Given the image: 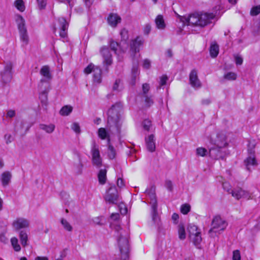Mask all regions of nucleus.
<instances>
[{
    "instance_id": "f257e3e1",
    "label": "nucleus",
    "mask_w": 260,
    "mask_h": 260,
    "mask_svg": "<svg viewBox=\"0 0 260 260\" xmlns=\"http://www.w3.org/2000/svg\"><path fill=\"white\" fill-rule=\"evenodd\" d=\"M114 229L117 232L118 243L122 257L126 259L128 256L129 244L128 240V234L122 229L120 225H115Z\"/></svg>"
},
{
    "instance_id": "f03ea898",
    "label": "nucleus",
    "mask_w": 260,
    "mask_h": 260,
    "mask_svg": "<svg viewBox=\"0 0 260 260\" xmlns=\"http://www.w3.org/2000/svg\"><path fill=\"white\" fill-rule=\"evenodd\" d=\"M214 17L213 13H195L189 16L188 22L189 24L203 27L211 23Z\"/></svg>"
},
{
    "instance_id": "7ed1b4c3",
    "label": "nucleus",
    "mask_w": 260,
    "mask_h": 260,
    "mask_svg": "<svg viewBox=\"0 0 260 260\" xmlns=\"http://www.w3.org/2000/svg\"><path fill=\"white\" fill-rule=\"evenodd\" d=\"M224 137L222 136V142L219 141L216 142V145H214L209 149V153L210 157L216 159H223L225 155L226 151L224 147L226 145L227 143L224 142Z\"/></svg>"
},
{
    "instance_id": "20e7f679",
    "label": "nucleus",
    "mask_w": 260,
    "mask_h": 260,
    "mask_svg": "<svg viewBox=\"0 0 260 260\" xmlns=\"http://www.w3.org/2000/svg\"><path fill=\"white\" fill-rule=\"evenodd\" d=\"M121 108V105L120 103H117L112 105L111 108L108 111V122L111 124L114 123L117 128V132H119V112Z\"/></svg>"
},
{
    "instance_id": "39448f33",
    "label": "nucleus",
    "mask_w": 260,
    "mask_h": 260,
    "mask_svg": "<svg viewBox=\"0 0 260 260\" xmlns=\"http://www.w3.org/2000/svg\"><path fill=\"white\" fill-rule=\"evenodd\" d=\"M16 21L20 41L22 42L23 45H26L29 42V37L25 26V20L21 16L19 15Z\"/></svg>"
},
{
    "instance_id": "423d86ee",
    "label": "nucleus",
    "mask_w": 260,
    "mask_h": 260,
    "mask_svg": "<svg viewBox=\"0 0 260 260\" xmlns=\"http://www.w3.org/2000/svg\"><path fill=\"white\" fill-rule=\"evenodd\" d=\"M91 154L92 165L98 168L101 167L102 166V158L100 155L99 145L96 144L94 141L92 143Z\"/></svg>"
},
{
    "instance_id": "0eeeda50",
    "label": "nucleus",
    "mask_w": 260,
    "mask_h": 260,
    "mask_svg": "<svg viewBox=\"0 0 260 260\" xmlns=\"http://www.w3.org/2000/svg\"><path fill=\"white\" fill-rule=\"evenodd\" d=\"M104 199L109 204H116L119 201L118 191L114 185L111 186L107 191Z\"/></svg>"
},
{
    "instance_id": "6e6552de",
    "label": "nucleus",
    "mask_w": 260,
    "mask_h": 260,
    "mask_svg": "<svg viewBox=\"0 0 260 260\" xmlns=\"http://www.w3.org/2000/svg\"><path fill=\"white\" fill-rule=\"evenodd\" d=\"M93 73V81L94 82L100 83L102 81V70L99 67L95 66L92 63H90L84 69V73L89 74Z\"/></svg>"
},
{
    "instance_id": "1a4fd4ad",
    "label": "nucleus",
    "mask_w": 260,
    "mask_h": 260,
    "mask_svg": "<svg viewBox=\"0 0 260 260\" xmlns=\"http://www.w3.org/2000/svg\"><path fill=\"white\" fill-rule=\"evenodd\" d=\"M227 226V223L225 221L222 219L220 216H216L214 217L212 221V228L209 232L212 231L217 232L218 231H223Z\"/></svg>"
},
{
    "instance_id": "9d476101",
    "label": "nucleus",
    "mask_w": 260,
    "mask_h": 260,
    "mask_svg": "<svg viewBox=\"0 0 260 260\" xmlns=\"http://www.w3.org/2000/svg\"><path fill=\"white\" fill-rule=\"evenodd\" d=\"M231 194L237 200L251 199V193L248 190L243 189L240 187H237L232 190Z\"/></svg>"
},
{
    "instance_id": "9b49d317",
    "label": "nucleus",
    "mask_w": 260,
    "mask_h": 260,
    "mask_svg": "<svg viewBox=\"0 0 260 260\" xmlns=\"http://www.w3.org/2000/svg\"><path fill=\"white\" fill-rule=\"evenodd\" d=\"M12 69L11 63H7L5 65L4 70L1 72V78L4 83H8L11 81L12 78Z\"/></svg>"
},
{
    "instance_id": "f8f14e48",
    "label": "nucleus",
    "mask_w": 260,
    "mask_h": 260,
    "mask_svg": "<svg viewBox=\"0 0 260 260\" xmlns=\"http://www.w3.org/2000/svg\"><path fill=\"white\" fill-rule=\"evenodd\" d=\"M13 228L16 231L27 228L29 226V221L26 218L18 217L16 218L12 223Z\"/></svg>"
},
{
    "instance_id": "ddd939ff",
    "label": "nucleus",
    "mask_w": 260,
    "mask_h": 260,
    "mask_svg": "<svg viewBox=\"0 0 260 260\" xmlns=\"http://www.w3.org/2000/svg\"><path fill=\"white\" fill-rule=\"evenodd\" d=\"M40 75L43 78L40 80V83H48L52 79V75L50 72V69L49 66H43L40 71Z\"/></svg>"
},
{
    "instance_id": "4468645a",
    "label": "nucleus",
    "mask_w": 260,
    "mask_h": 260,
    "mask_svg": "<svg viewBox=\"0 0 260 260\" xmlns=\"http://www.w3.org/2000/svg\"><path fill=\"white\" fill-rule=\"evenodd\" d=\"M143 39L138 37L135 40H133L131 43V52L132 56H135L137 52H139L140 48L143 45Z\"/></svg>"
},
{
    "instance_id": "2eb2a0df",
    "label": "nucleus",
    "mask_w": 260,
    "mask_h": 260,
    "mask_svg": "<svg viewBox=\"0 0 260 260\" xmlns=\"http://www.w3.org/2000/svg\"><path fill=\"white\" fill-rule=\"evenodd\" d=\"M101 54L103 57V62L107 66L111 65L112 63V55L108 47L104 46L100 50Z\"/></svg>"
},
{
    "instance_id": "dca6fc26",
    "label": "nucleus",
    "mask_w": 260,
    "mask_h": 260,
    "mask_svg": "<svg viewBox=\"0 0 260 260\" xmlns=\"http://www.w3.org/2000/svg\"><path fill=\"white\" fill-rule=\"evenodd\" d=\"M189 82L194 88L201 87V83L198 78L197 71L196 69L192 70L189 74Z\"/></svg>"
},
{
    "instance_id": "f3484780",
    "label": "nucleus",
    "mask_w": 260,
    "mask_h": 260,
    "mask_svg": "<svg viewBox=\"0 0 260 260\" xmlns=\"http://www.w3.org/2000/svg\"><path fill=\"white\" fill-rule=\"evenodd\" d=\"M145 143L148 151L153 152L155 150V140L154 135L151 134L146 137Z\"/></svg>"
},
{
    "instance_id": "a211bd4d",
    "label": "nucleus",
    "mask_w": 260,
    "mask_h": 260,
    "mask_svg": "<svg viewBox=\"0 0 260 260\" xmlns=\"http://www.w3.org/2000/svg\"><path fill=\"white\" fill-rule=\"evenodd\" d=\"M58 22L60 26V36L62 38H65L67 35L68 23L63 17L59 18L58 19Z\"/></svg>"
},
{
    "instance_id": "6ab92c4d",
    "label": "nucleus",
    "mask_w": 260,
    "mask_h": 260,
    "mask_svg": "<svg viewBox=\"0 0 260 260\" xmlns=\"http://www.w3.org/2000/svg\"><path fill=\"white\" fill-rule=\"evenodd\" d=\"M145 193L150 199V204L151 206L157 205L154 187L152 186L150 188L146 189Z\"/></svg>"
},
{
    "instance_id": "aec40b11",
    "label": "nucleus",
    "mask_w": 260,
    "mask_h": 260,
    "mask_svg": "<svg viewBox=\"0 0 260 260\" xmlns=\"http://www.w3.org/2000/svg\"><path fill=\"white\" fill-rule=\"evenodd\" d=\"M107 21L110 25L115 27L120 22L121 18L116 14H110L107 18Z\"/></svg>"
},
{
    "instance_id": "412c9836",
    "label": "nucleus",
    "mask_w": 260,
    "mask_h": 260,
    "mask_svg": "<svg viewBox=\"0 0 260 260\" xmlns=\"http://www.w3.org/2000/svg\"><path fill=\"white\" fill-rule=\"evenodd\" d=\"M249 153L251 155L248 156L244 161L245 165L248 170L250 171L251 166H256V160L254 156H251V150H250Z\"/></svg>"
},
{
    "instance_id": "4be33fe9",
    "label": "nucleus",
    "mask_w": 260,
    "mask_h": 260,
    "mask_svg": "<svg viewBox=\"0 0 260 260\" xmlns=\"http://www.w3.org/2000/svg\"><path fill=\"white\" fill-rule=\"evenodd\" d=\"M99 137L102 140H107V143L110 142V135L105 128H100L98 132Z\"/></svg>"
},
{
    "instance_id": "5701e85b",
    "label": "nucleus",
    "mask_w": 260,
    "mask_h": 260,
    "mask_svg": "<svg viewBox=\"0 0 260 260\" xmlns=\"http://www.w3.org/2000/svg\"><path fill=\"white\" fill-rule=\"evenodd\" d=\"M11 174L8 171L4 172L1 175L2 185L4 186L8 185L11 179Z\"/></svg>"
},
{
    "instance_id": "b1692460",
    "label": "nucleus",
    "mask_w": 260,
    "mask_h": 260,
    "mask_svg": "<svg viewBox=\"0 0 260 260\" xmlns=\"http://www.w3.org/2000/svg\"><path fill=\"white\" fill-rule=\"evenodd\" d=\"M39 127L40 129L45 131L46 133L51 134L54 132L55 126L54 124L52 123L49 125L41 123L39 124Z\"/></svg>"
},
{
    "instance_id": "393cba45",
    "label": "nucleus",
    "mask_w": 260,
    "mask_h": 260,
    "mask_svg": "<svg viewBox=\"0 0 260 260\" xmlns=\"http://www.w3.org/2000/svg\"><path fill=\"white\" fill-rule=\"evenodd\" d=\"M151 216L154 223L158 224L160 219L157 213V205L151 206Z\"/></svg>"
},
{
    "instance_id": "a878e982",
    "label": "nucleus",
    "mask_w": 260,
    "mask_h": 260,
    "mask_svg": "<svg viewBox=\"0 0 260 260\" xmlns=\"http://www.w3.org/2000/svg\"><path fill=\"white\" fill-rule=\"evenodd\" d=\"M19 236L22 246H26L28 245V235L26 232L25 231H21L19 233Z\"/></svg>"
},
{
    "instance_id": "bb28decb",
    "label": "nucleus",
    "mask_w": 260,
    "mask_h": 260,
    "mask_svg": "<svg viewBox=\"0 0 260 260\" xmlns=\"http://www.w3.org/2000/svg\"><path fill=\"white\" fill-rule=\"evenodd\" d=\"M155 22L158 29H162L165 28L166 25L162 15H158L155 18Z\"/></svg>"
},
{
    "instance_id": "cd10ccee",
    "label": "nucleus",
    "mask_w": 260,
    "mask_h": 260,
    "mask_svg": "<svg viewBox=\"0 0 260 260\" xmlns=\"http://www.w3.org/2000/svg\"><path fill=\"white\" fill-rule=\"evenodd\" d=\"M106 174L107 170L106 169H101L98 174V179L99 182L101 184H104L106 183Z\"/></svg>"
},
{
    "instance_id": "c85d7f7f",
    "label": "nucleus",
    "mask_w": 260,
    "mask_h": 260,
    "mask_svg": "<svg viewBox=\"0 0 260 260\" xmlns=\"http://www.w3.org/2000/svg\"><path fill=\"white\" fill-rule=\"evenodd\" d=\"M219 53V46L217 44H212L210 48V53L212 57H216Z\"/></svg>"
},
{
    "instance_id": "c756f323",
    "label": "nucleus",
    "mask_w": 260,
    "mask_h": 260,
    "mask_svg": "<svg viewBox=\"0 0 260 260\" xmlns=\"http://www.w3.org/2000/svg\"><path fill=\"white\" fill-rule=\"evenodd\" d=\"M73 107L69 105L63 106L60 110V114L62 116H68L72 111Z\"/></svg>"
},
{
    "instance_id": "7c9ffc66",
    "label": "nucleus",
    "mask_w": 260,
    "mask_h": 260,
    "mask_svg": "<svg viewBox=\"0 0 260 260\" xmlns=\"http://www.w3.org/2000/svg\"><path fill=\"white\" fill-rule=\"evenodd\" d=\"M139 74L138 67L137 65L134 66L132 70V80L131 84L135 85L137 76Z\"/></svg>"
},
{
    "instance_id": "2f4dec72",
    "label": "nucleus",
    "mask_w": 260,
    "mask_h": 260,
    "mask_svg": "<svg viewBox=\"0 0 260 260\" xmlns=\"http://www.w3.org/2000/svg\"><path fill=\"white\" fill-rule=\"evenodd\" d=\"M189 238L196 246L199 245L201 243L202 240L200 232L197 233V234L193 235L192 237L191 236Z\"/></svg>"
},
{
    "instance_id": "473e14b6",
    "label": "nucleus",
    "mask_w": 260,
    "mask_h": 260,
    "mask_svg": "<svg viewBox=\"0 0 260 260\" xmlns=\"http://www.w3.org/2000/svg\"><path fill=\"white\" fill-rule=\"evenodd\" d=\"M178 233L179 238L181 240H184L186 238V233L185 228L182 224H179L178 226Z\"/></svg>"
},
{
    "instance_id": "72a5a7b5",
    "label": "nucleus",
    "mask_w": 260,
    "mask_h": 260,
    "mask_svg": "<svg viewBox=\"0 0 260 260\" xmlns=\"http://www.w3.org/2000/svg\"><path fill=\"white\" fill-rule=\"evenodd\" d=\"M108 156L110 159H114L116 156L115 150L113 146L110 144V142L109 143H108Z\"/></svg>"
},
{
    "instance_id": "f704fd0d",
    "label": "nucleus",
    "mask_w": 260,
    "mask_h": 260,
    "mask_svg": "<svg viewBox=\"0 0 260 260\" xmlns=\"http://www.w3.org/2000/svg\"><path fill=\"white\" fill-rule=\"evenodd\" d=\"M14 5L16 8L20 12H23L25 9L23 0H16L14 2Z\"/></svg>"
},
{
    "instance_id": "c9c22d12",
    "label": "nucleus",
    "mask_w": 260,
    "mask_h": 260,
    "mask_svg": "<svg viewBox=\"0 0 260 260\" xmlns=\"http://www.w3.org/2000/svg\"><path fill=\"white\" fill-rule=\"evenodd\" d=\"M11 244L16 251H19L21 250V247L18 244V240L16 237H13L11 239Z\"/></svg>"
},
{
    "instance_id": "e433bc0d",
    "label": "nucleus",
    "mask_w": 260,
    "mask_h": 260,
    "mask_svg": "<svg viewBox=\"0 0 260 260\" xmlns=\"http://www.w3.org/2000/svg\"><path fill=\"white\" fill-rule=\"evenodd\" d=\"M60 222L64 230L69 232H71L72 231L73 228L72 225L66 219L61 218L60 220Z\"/></svg>"
},
{
    "instance_id": "4c0bfd02",
    "label": "nucleus",
    "mask_w": 260,
    "mask_h": 260,
    "mask_svg": "<svg viewBox=\"0 0 260 260\" xmlns=\"http://www.w3.org/2000/svg\"><path fill=\"white\" fill-rule=\"evenodd\" d=\"M188 231L189 232V237L191 236L192 237L193 235L197 234L200 232L198 231L197 226L194 225H190L188 227Z\"/></svg>"
},
{
    "instance_id": "58836bf2",
    "label": "nucleus",
    "mask_w": 260,
    "mask_h": 260,
    "mask_svg": "<svg viewBox=\"0 0 260 260\" xmlns=\"http://www.w3.org/2000/svg\"><path fill=\"white\" fill-rule=\"evenodd\" d=\"M237 77V74L234 72H228L224 75V78L228 80H235Z\"/></svg>"
},
{
    "instance_id": "ea45409f",
    "label": "nucleus",
    "mask_w": 260,
    "mask_h": 260,
    "mask_svg": "<svg viewBox=\"0 0 260 260\" xmlns=\"http://www.w3.org/2000/svg\"><path fill=\"white\" fill-rule=\"evenodd\" d=\"M83 168V165L81 162H79L78 164L75 166V171L77 175H80L82 173Z\"/></svg>"
},
{
    "instance_id": "a19ab883",
    "label": "nucleus",
    "mask_w": 260,
    "mask_h": 260,
    "mask_svg": "<svg viewBox=\"0 0 260 260\" xmlns=\"http://www.w3.org/2000/svg\"><path fill=\"white\" fill-rule=\"evenodd\" d=\"M197 154L201 156H205L207 153V150L204 148L199 147L196 150Z\"/></svg>"
},
{
    "instance_id": "79ce46f5",
    "label": "nucleus",
    "mask_w": 260,
    "mask_h": 260,
    "mask_svg": "<svg viewBox=\"0 0 260 260\" xmlns=\"http://www.w3.org/2000/svg\"><path fill=\"white\" fill-rule=\"evenodd\" d=\"M181 212L183 214H187L190 210V206L189 205L185 204L181 206Z\"/></svg>"
},
{
    "instance_id": "37998d69",
    "label": "nucleus",
    "mask_w": 260,
    "mask_h": 260,
    "mask_svg": "<svg viewBox=\"0 0 260 260\" xmlns=\"http://www.w3.org/2000/svg\"><path fill=\"white\" fill-rule=\"evenodd\" d=\"M260 13V5L253 7L251 11L250 14L252 16H256Z\"/></svg>"
},
{
    "instance_id": "c03bdc74",
    "label": "nucleus",
    "mask_w": 260,
    "mask_h": 260,
    "mask_svg": "<svg viewBox=\"0 0 260 260\" xmlns=\"http://www.w3.org/2000/svg\"><path fill=\"white\" fill-rule=\"evenodd\" d=\"M168 78L167 75H162L160 78V81H159V86L157 87V89L160 88L161 86H164L166 85L167 81L168 80Z\"/></svg>"
},
{
    "instance_id": "a18cd8bd",
    "label": "nucleus",
    "mask_w": 260,
    "mask_h": 260,
    "mask_svg": "<svg viewBox=\"0 0 260 260\" xmlns=\"http://www.w3.org/2000/svg\"><path fill=\"white\" fill-rule=\"evenodd\" d=\"M151 125V122L148 119H145L143 122V126L145 130L148 131Z\"/></svg>"
},
{
    "instance_id": "49530a36",
    "label": "nucleus",
    "mask_w": 260,
    "mask_h": 260,
    "mask_svg": "<svg viewBox=\"0 0 260 260\" xmlns=\"http://www.w3.org/2000/svg\"><path fill=\"white\" fill-rule=\"evenodd\" d=\"M233 260H241V254L239 250H235L233 251Z\"/></svg>"
},
{
    "instance_id": "de8ad7c7",
    "label": "nucleus",
    "mask_w": 260,
    "mask_h": 260,
    "mask_svg": "<svg viewBox=\"0 0 260 260\" xmlns=\"http://www.w3.org/2000/svg\"><path fill=\"white\" fill-rule=\"evenodd\" d=\"M110 46L111 50L114 51L115 52V53H116L117 49L119 46L118 43L114 41H111L110 43Z\"/></svg>"
},
{
    "instance_id": "09e8293b",
    "label": "nucleus",
    "mask_w": 260,
    "mask_h": 260,
    "mask_svg": "<svg viewBox=\"0 0 260 260\" xmlns=\"http://www.w3.org/2000/svg\"><path fill=\"white\" fill-rule=\"evenodd\" d=\"M222 187L224 190L228 192L229 193H231L232 190H233V189H231V186L228 182L223 183Z\"/></svg>"
},
{
    "instance_id": "8fccbe9b",
    "label": "nucleus",
    "mask_w": 260,
    "mask_h": 260,
    "mask_svg": "<svg viewBox=\"0 0 260 260\" xmlns=\"http://www.w3.org/2000/svg\"><path fill=\"white\" fill-rule=\"evenodd\" d=\"M40 9H43L46 6V0H37Z\"/></svg>"
},
{
    "instance_id": "3c124183",
    "label": "nucleus",
    "mask_w": 260,
    "mask_h": 260,
    "mask_svg": "<svg viewBox=\"0 0 260 260\" xmlns=\"http://www.w3.org/2000/svg\"><path fill=\"white\" fill-rule=\"evenodd\" d=\"M72 129L76 133L80 132V127L78 123L74 122L72 124L71 126Z\"/></svg>"
},
{
    "instance_id": "603ef678",
    "label": "nucleus",
    "mask_w": 260,
    "mask_h": 260,
    "mask_svg": "<svg viewBox=\"0 0 260 260\" xmlns=\"http://www.w3.org/2000/svg\"><path fill=\"white\" fill-rule=\"evenodd\" d=\"M120 35L123 40L126 41L128 38L127 31L125 29H123L120 32Z\"/></svg>"
},
{
    "instance_id": "864d4df0",
    "label": "nucleus",
    "mask_w": 260,
    "mask_h": 260,
    "mask_svg": "<svg viewBox=\"0 0 260 260\" xmlns=\"http://www.w3.org/2000/svg\"><path fill=\"white\" fill-rule=\"evenodd\" d=\"M166 187L170 191L173 190V186L171 181L166 180L165 182Z\"/></svg>"
},
{
    "instance_id": "5fc2aeb1",
    "label": "nucleus",
    "mask_w": 260,
    "mask_h": 260,
    "mask_svg": "<svg viewBox=\"0 0 260 260\" xmlns=\"http://www.w3.org/2000/svg\"><path fill=\"white\" fill-rule=\"evenodd\" d=\"M222 136H223L224 137V142H226L225 136L223 134H218L217 135V139L215 141L214 145H216V142L218 141H220L221 142H222Z\"/></svg>"
},
{
    "instance_id": "6e6d98bb",
    "label": "nucleus",
    "mask_w": 260,
    "mask_h": 260,
    "mask_svg": "<svg viewBox=\"0 0 260 260\" xmlns=\"http://www.w3.org/2000/svg\"><path fill=\"white\" fill-rule=\"evenodd\" d=\"M235 60L237 65H241L243 63V58L238 55H235Z\"/></svg>"
},
{
    "instance_id": "4d7b16f0",
    "label": "nucleus",
    "mask_w": 260,
    "mask_h": 260,
    "mask_svg": "<svg viewBox=\"0 0 260 260\" xmlns=\"http://www.w3.org/2000/svg\"><path fill=\"white\" fill-rule=\"evenodd\" d=\"M117 185L119 188H122L125 186L124 182L121 178L119 177L117 178Z\"/></svg>"
},
{
    "instance_id": "13d9d810",
    "label": "nucleus",
    "mask_w": 260,
    "mask_h": 260,
    "mask_svg": "<svg viewBox=\"0 0 260 260\" xmlns=\"http://www.w3.org/2000/svg\"><path fill=\"white\" fill-rule=\"evenodd\" d=\"M151 27L150 24H146L144 28V33L145 35H148L150 32Z\"/></svg>"
},
{
    "instance_id": "bf43d9fd",
    "label": "nucleus",
    "mask_w": 260,
    "mask_h": 260,
    "mask_svg": "<svg viewBox=\"0 0 260 260\" xmlns=\"http://www.w3.org/2000/svg\"><path fill=\"white\" fill-rule=\"evenodd\" d=\"M149 88H150V87H149V85L148 84H147V83L143 84L142 85V89H143V93L145 94H146L148 92Z\"/></svg>"
},
{
    "instance_id": "052dcab7",
    "label": "nucleus",
    "mask_w": 260,
    "mask_h": 260,
    "mask_svg": "<svg viewBox=\"0 0 260 260\" xmlns=\"http://www.w3.org/2000/svg\"><path fill=\"white\" fill-rule=\"evenodd\" d=\"M120 80H116L113 85V90L114 91H119V89H118V86L120 84Z\"/></svg>"
},
{
    "instance_id": "680f3d73",
    "label": "nucleus",
    "mask_w": 260,
    "mask_h": 260,
    "mask_svg": "<svg viewBox=\"0 0 260 260\" xmlns=\"http://www.w3.org/2000/svg\"><path fill=\"white\" fill-rule=\"evenodd\" d=\"M145 103H146V105L148 107H149L151 105L153 104V100L151 99V97L146 96L145 97Z\"/></svg>"
},
{
    "instance_id": "e2e57ef3",
    "label": "nucleus",
    "mask_w": 260,
    "mask_h": 260,
    "mask_svg": "<svg viewBox=\"0 0 260 260\" xmlns=\"http://www.w3.org/2000/svg\"><path fill=\"white\" fill-rule=\"evenodd\" d=\"M93 222L98 225H102V217H96L93 219Z\"/></svg>"
},
{
    "instance_id": "0e129e2a",
    "label": "nucleus",
    "mask_w": 260,
    "mask_h": 260,
    "mask_svg": "<svg viewBox=\"0 0 260 260\" xmlns=\"http://www.w3.org/2000/svg\"><path fill=\"white\" fill-rule=\"evenodd\" d=\"M143 67L145 69H149L150 67V61L148 59H145L143 61Z\"/></svg>"
},
{
    "instance_id": "69168bd1",
    "label": "nucleus",
    "mask_w": 260,
    "mask_h": 260,
    "mask_svg": "<svg viewBox=\"0 0 260 260\" xmlns=\"http://www.w3.org/2000/svg\"><path fill=\"white\" fill-rule=\"evenodd\" d=\"M15 116V111L13 110L8 111L7 113V116L10 118L14 117Z\"/></svg>"
},
{
    "instance_id": "338daca9",
    "label": "nucleus",
    "mask_w": 260,
    "mask_h": 260,
    "mask_svg": "<svg viewBox=\"0 0 260 260\" xmlns=\"http://www.w3.org/2000/svg\"><path fill=\"white\" fill-rule=\"evenodd\" d=\"M172 219L175 222V223H177L179 219L178 214L177 213H174L172 216Z\"/></svg>"
},
{
    "instance_id": "774afa93",
    "label": "nucleus",
    "mask_w": 260,
    "mask_h": 260,
    "mask_svg": "<svg viewBox=\"0 0 260 260\" xmlns=\"http://www.w3.org/2000/svg\"><path fill=\"white\" fill-rule=\"evenodd\" d=\"M119 218V214L118 213H113L111 215V218L114 220H117Z\"/></svg>"
}]
</instances>
